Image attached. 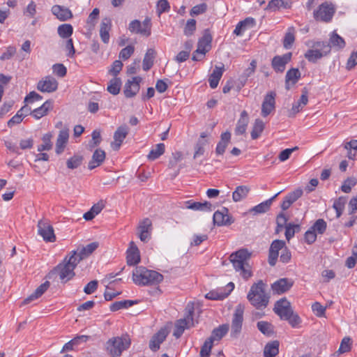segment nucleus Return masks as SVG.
<instances>
[{"mask_svg": "<svg viewBox=\"0 0 357 357\" xmlns=\"http://www.w3.org/2000/svg\"><path fill=\"white\" fill-rule=\"evenodd\" d=\"M228 331L229 325L222 324L219 327L214 328L212 331L211 335L208 339H211L213 342L214 340H220L227 333Z\"/></svg>", "mask_w": 357, "mask_h": 357, "instance_id": "58836bf2", "label": "nucleus"}, {"mask_svg": "<svg viewBox=\"0 0 357 357\" xmlns=\"http://www.w3.org/2000/svg\"><path fill=\"white\" fill-rule=\"evenodd\" d=\"M187 314L184 319L178 320L175 324V328L173 335L176 338H179L183 333L185 328H189L194 326L193 323V312L194 308L192 306H187Z\"/></svg>", "mask_w": 357, "mask_h": 357, "instance_id": "423d86ee", "label": "nucleus"}, {"mask_svg": "<svg viewBox=\"0 0 357 357\" xmlns=\"http://www.w3.org/2000/svg\"><path fill=\"white\" fill-rule=\"evenodd\" d=\"M273 311L282 320L288 319V317L291 315L294 312L290 303L286 298L278 301L275 304Z\"/></svg>", "mask_w": 357, "mask_h": 357, "instance_id": "9b49d317", "label": "nucleus"}, {"mask_svg": "<svg viewBox=\"0 0 357 357\" xmlns=\"http://www.w3.org/2000/svg\"><path fill=\"white\" fill-rule=\"evenodd\" d=\"M82 160V156L75 155L67 160L66 165L68 169H74L81 165Z\"/></svg>", "mask_w": 357, "mask_h": 357, "instance_id": "5fc2aeb1", "label": "nucleus"}, {"mask_svg": "<svg viewBox=\"0 0 357 357\" xmlns=\"http://www.w3.org/2000/svg\"><path fill=\"white\" fill-rule=\"evenodd\" d=\"M317 48L323 49L324 52H321L320 50H309L305 54V57L310 62L315 63L318 59H321L324 55H326L331 50L328 45L324 42H317L314 45Z\"/></svg>", "mask_w": 357, "mask_h": 357, "instance_id": "6e6552de", "label": "nucleus"}, {"mask_svg": "<svg viewBox=\"0 0 357 357\" xmlns=\"http://www.w3.org/2000/svg\"><path fill=\"white\" fill-rule=\"evenodd\" d=\"M257 326L258 330L266 336H271L274 333V327L273 326L268 322L264 321H258L257 324Z\"/></svg>", "mask_w": 357, "mask_h": 357, "instance_id": "79ce46f5", "label": "nucleus"}, {"mask_svg": "<svg viewBox=\"0 0 357 357\" xmlns=\"http://www.w3.org/2000/svg\"><path fill=\"white\" fill-rule=\"evenodd\" d=\"M294 284V281L289 278H281L271 285L274 293L281 294L289 291Z\"/></svg>", "mask_w": 357, "mask_h": 357, "instance_id": "f3484780", "label": "nucleus"}, {"mask_svg": "<svg viewBox=\"0 0 357 357\" xmlns=\"http://www.w3.org/2000/svg\"><path fill=\"white\" fill-rule=\"evenodd\" d=\"M111 20L104 18L100 23V36L103 43H107L109 40V30L111 29Z\"/></svg>", "mask_w": 357, "mask_h": 357, "instance_id": "72a5a7b5", "label": "nucleus"}, {"mask_svg": "<svg viewBox=\"0 0 357 357\" xmlns=\"http://www.w3.org/2000/svg\"><path fill=\"white\" fill-rule=\"evenodd\" d=\"M165 146L163 143L156 144L155 147L152 149L147 158L149 160H155L165 153Z\"/></svg>", "mask_w": 357, "mask_h": 357, "instance_id": "de8ad7c7", "label": "nucleus"}, {"mask_svg": "<svg viewBox=\"0 0 357 357\" xmlns=\"http://www.w3.org/2000/svg\"><path fill=\"white\" fill-rule=\"evenodd\" d=\"M255 24V22L252 17H247L237 24L235 29L234 30V34L236 36H242L247 29L253 27Z\"/></svg>", "mask_w": 357, "mask_h": 357, "instance_id": "bb28decb", "label": "nucleus"}, {"mask_svg": "<svg viewBox=\"0 0 357 357\" xmlns=\"http://www.w3.org/2000/svg\"><path fill=\"white\" fill-rule=\"evenodd\" d=\"M285 237L287 241H289L294 237L296 233H298L301 230V226L298 224L288 223L286 225Z\"/></svg>", "mask_w": 357, "mask_h": 357, "instance_id": "864d4df0", "label": "nucleus"}, {"mask_svg": "<svg viewBox=\"0 0 357 357\" xmlns=\"http://www.w3.org/2000/svg\"><path fill=\"white\" fill-rule=\"evenodd\" d=\"M330 43L334 46L340 48L344 47L345 43L344 39L338 34L333 33L330 38Z\"/></svg>", "mask_w": 357, "mask_h": 357, "instance_id": "e2e57ef3", "label": "nucleus"}, {"mask_svg": "<svg viewBox=\"0 0 357 357\" xmlns=\"http://www.w3.org/2000/svg\"><path fill=\"white\" fill-rule=\"evenodd\" d=\"M121 86V80L119 77L112 79L107 86V91L112 95L119 94Z\"/></svg>", "mask_w": 357, "mask_h": 357, "instance_id": "3c124183", "label": "nucleus"}, {"mask_svg": "<svg viewBox=\"0 0 357 357\" xmlns=\"http://www.w3.org/2000/svg\"><path fill=\"white\" fill-rule=\"evenodd\" d=\"M79 262V259H76V252L73 251L71 255L66 256L63 262L59 264L51 273L58 274L60 280L66 282L75 276L74 270Z\"/></svg>", "mask_w": 357, "mask_h": 357, "instance_id": "f03ea898", "label": "nucleus"}, {"mask_svg": "<svg viewBox=\"0 0 357 357\" xmlns=\"http://www.w3.org/2000/svg\"><path fill=\"white\" fill-rule=\"evenodd\" d=\"M224 72V66H215L208 78L209 86L211 89H215L221 79Z\"/></svg>", "mask_w": 357, "mask_h": 357, "instance_id": "473e14b6", "label": "nucleus"}, {"mask_svg": "<svg viewBox=\"0 0 357 357\" xmlns=\"http://www.w3.org/2000/svg\"><path fill=\"white\" fill-rule=\"evenodd\" d=\"M265 284L262 280L254 283L247 295V298L252 305L257 309H263L267 307L269 296L264 289Z\"/></svg>", "mask_w": 357, "mask_h": 357, "instance_id": "7ed1b4c3", "label": "nucleus"}, {"mask_svg": "<svg viewBox=\"0 0 357 357\" xmlns=\"http://www.w3.org/2000/svg\"><path fill=\"white\" fill-rule=\"evenodd\" d=\"M292 54L286 53L282 56H275L273 58L271 66L276 73H283L286 65L291 61Z\"/></svg>", "mask_w": 357, "mask_h": 357, "instance_id": "4468645a", "label": "nucleus"}, {"mask_svg": "<svg viewBox=\"0 0 357 357\" xmlns=\"http://www.w3.org/2000/svg\"><path fill=\"white\" fill-rule=\"evenodd\" d=\"M213 222L218 226L225 225L229 224V218L227 213L222 211H215L213 214Z\"/></svg>", "mask_w": 357, "mask_h": 357, "instance_id": "a18cd8bd", "label": "nucleus"}, {"mask_svg": "<svg viewBox=\"0 0 357 357\" xmlns=\"http://www.w3.org/2000/svg\"><path fill=\"white\" fill-rule=\"evenodd\" d=\"M335 13L332 5L325 2L321 3L317 10L314 11V17L317 20L328 22L331 20Z\"/></svg>", "mask_w": 357, "mask_h": 357, "instance_id": "1a4fd4ad", "label": "nucleus"}, {"mask_svg": "<svg viewBox=\"0 0 357 357\" xmlns=\"http://www.w3.org/2000/svg\"><path fill=\"white\" fill-rule=\"evenodd\" d=\"M295 40V29L293 26L288 29L286 33L284 40L283 45L286 49H290Z\"/></svg>", "mask_w": 357, "mask_h": 357, "instance_id": "09e8293b", "label": "nucleus"}, {"mask_svg": "<svg viewBox=\"0 0 357 357\" xmlns=\"http://www.w3.org/2000/svg\"><path fill=\"white\" fill-rule=\"evenodd\" d=\"M51 11L61 22L67 21L73 17L71 10L63 6L54 5L52 7Z\"/></svg>", "mask_w": 357, "mask_h": 357, "instance_id": "aec40b11", "label": "nucleus"}, {"mask_svg": "<svg viewBox=\"0 0 357 357\" xmlns=\"http://www.w3.org/2000/svg\"><path fill=\"white\" fill-rule=\"evenodd\" d=\"M167 337V333L164 330L159 331L155 334L149 342V348L155 351L159 349L160 345L162 343Z\"/></svg>", "mask_w": 357, "mask_h": 357, "instance_id": "c756f323", "label": "nucleus"}, {"mask_svg": "<svg viewBox=\"0 0 357 357\" xmlns=\"http://www.w3.org/2000/svg\"><path fill=\"white\" fill-rule=\"evenodd\" d=\"M281 7L286 8V5L283 0H271L268 2L266 10L269 11H275Z\"/></svg>", "mask_w": 357, "mask_h": 357, "instance_id": "680f3d73", "label": "nucleus"}, {"mask_svg": "<svg viewBox=\"0 0 357 357\" xmlns=\"http://www.w3.org/2000/svg\"><path fill=\"white\" fill-rule=\"evenodd\" d=\"M326 227L327 224L326 221L323 219H318L312 226L311 229L316 233L323 234L325 232Z\"/></svg>", "mask_w": 357, "mask_h": 357, "instance_id": "4d7b16f0", "label": "nucleus"}, {"mask_svg": "<svg viewBox=\"0 0 357 357\" xmlns=\"http://www.w3.org/2000/svg\"><path fill=\"white\" fill-rule=\"evenodd\" d=\"M155 52L153 49H149L144 55L143 59V69L148 71L153 65V60L155 58Z\"/></svg>", "mask_w": 357, "mask_h": 357, "instance_id": "37998d69", "label": "nucleus"}, {"mask_svg": "<svg viewBox=\"0 0 357 357\" xmlns=\"http://www.w3.org/2000/svg\"><path fill=\"white\" fill-rule=\"evenodd\" d=\"M50 287V282H45L43 284H41L36 290L35 291L31 294L29 296H28L26 298H25L22 303L23 305H26L31 303V301L38 298L40 296H41Z\"/></svg>", "mask_w": 357, "mask_h": 357, "instance_id": "7c9ffc66", "label": "nucleus"}, {"mask_svg": "<svg viewBox=\"0 0 357 357\" xmlns=\"http://www.w3.org/2000/svg\"><path fill=\"white\" fill-rule=\"evenodd\" d=\"M285 247V242L282 240H275L272 242L268 253V264L274 266L277 262L279 251Z\"/></svg>", "mask_w": 357, "mask_h": 357, "instance_id": "ddd939ff", "label": "nucleus"}, {"mask_svg": "<svg viewBox=\"0 0 357 357\" xmlns=\"http://www.w3.org/2000/svg\"><path fill=\"white\" fill-rule=\"evenodd\" d=\"M129 128L127 126L123 125L119 126L114 134V141L112 142L111 146L114 151H118L123 140L126 137L128 133Z\"/></svg>", "mask_w": 357, "mask_h": 357, "instance_id": "dca6fc26", "label": "nucleus"}, {"mask_svg": "<svg viewBox=\"0 0 357 357\" xmlns=\"http://www.w3.org/2000/svg\"><path fill=\"white\" fill-rule=\"evenodd\" d=\"M287 218L283 213H280L276 218L277 228L276 232L278 233L287 225Z\"/></svg>", "mask_w": 357, "mask_h": 357, "instance_id": "0e129e2a", "label": "nucleus"}, {"mask_svg": "<svg viewBox=\"0 0 357 357\" xmlns=\"http://www.w3.org/2000/svg\"><path fill=\"white\" fill-rule=\"evenodd\" d=\"M170 6L167 0H159L157 3V13L160 15L162 13L169 12Z\"/></svg>", "mask_w": 357, "mask_h": 357, "instance_id": "69168bd1", "label": "nucleus"}, {"mask_svg": "<svg viewBox=\"0 0 357 357\" xmlns=\"http://www.w3.org/2000/svg\"><path fill=\"white\" fill-rule=\"evenodd\" d=\"M275 93L274 92H270L264 97L261 105V115L264 117L267 116L274 110L275 103Z\"/></svg>", "mask_w": 357, "mask_h": 357, "instance_id": "6ab92c4d", "label": "nucleus"}, {"mask_svg": "<svg viewBox=\"0 0 357 357\" xmlns=\"http://www.w3.org/2000/svg\"><path fill=\"white\" fill-rule=\"evenodd\" d=\"M132 280L139 286L156 285L163 280V275L155 271L141 266L134 269Z\"/></svg>", "mask_w": 357, "mask_h": 357, "instance_id": "f257e3e1", "label": "nucleus"}, {"mask_svg": "<svg viewBox=\"0 0 357 357\" xmlns=\"http://www.w3.org/2000/svg\"><path fill=\"white\" fill-rule=\"evenodd\" d=\"M53 108L52 101L46 100L40 107L32 110L31 115L36 119H40L46 116L49 111Z\"/></svg>", "mask_w": 357, "mask_h": 357, "instance_id": "5701e85b", "label": "nucleus"}, {"mask_svg": "<svg viewBox=\"0 0 357 357\" xmlns=\"http://www.w3.org/2000/svg\"><path fill=\"white\" fill-rule=\"evenodd\" d=\"M57 32L61 38H68L73 33V28L70 24H63L58 26Z\"/></svg>", "mask_w": 357, "mask_h": 357, "instance_id": "8fccbe9b", "label": "nucleus"}, {"mask_svg": "<svg viewBox=\"0 0 357 357\" xmlns=\"http://www.w3.org/2000/svg\"><path fill=\"white\" fill-rule=\"evenodd\" d=\"M303 195V190L301 189H296V190L289 193L286 197V199L289 201L291 205L294 203L299 197Z\"/></svg>", "mask_w": 357, "mask_h": 357, "instance_id": "774afa93", "label": "nucleus"}, {"mask_svg": "<svg viewBox=\"0 0 357 357\" xmlns=\"http://www.w3.org/2000/svg\"><path fill=\"white\" fill-rule=\"evenodd\" d=\"M98 242H93L82 248L80 250L78 249L77 251H75L76 259H79V261H80L83 259L89 257L98 248Z\"/></svg>", "mask_w": 357, "mask_h": 357, "instance_id": "a878e982", "label": "nucleus"}, {"mask_svg": "<svg viewBox=\"0 0 357 357\" xmlns=\"http://www.w3.org/2000/svg\"><path fill=\"white\" fill-rule=\"evenodd\" d=\"M229 293H227L225 289L221 288L210 291L206 294L205 297L209 300H222L227 297Z\"/></svg>", "mask_w": 357, "mask_h": 357, "instance_id": "a19ab883", "label": "nucleus"}, {"mask_svg": "<svg viewBox=\"0 0 357 357\" xmlns=\"http://www.w3.org/2000/svg\"><path fill=\"white\" fill-rule=\"evenodd\" d=\"M134 51L135 48L132 45H128L121 50L119 53V58L123 60H126L131 56Z\"/></svg>", "mask_w": 357, "mask_h": 357, "instance_id": "338daca9", "label": "nucleus"}, {"mask_svg": "<svg viewBox=\"0 0 357 357\" xmlns=\"http://www.w3.org/2000/svg\"><path fill=\"white\" fill-rule=\"evenodd\" d=\"M136 302L131 300H124L113 303L110 305V310L115 312L123 308H128L132 306Z\"/></svg>", "mask_w": 357, "mask_h": 357, "instance_id": "603ef678", "label": "nucleus"}, {"mask_svg": "<svg viewBox=\"0 0 357 357\" xmlns=\"http://www.w3.org/2000/svg\"><path fill=\"white\" fill-rule=\"evenodd\" d=\"M280 343L277 340L268 342L264 349V357H275L279 353Z\"/></svg>", "mask_w": 357, "mask_h": 357, "instance_id": "e433bc0d", "label": "nucleus"}, {"mask_svg": "<svg viewBox=\"0 0 357 357\" xmlns=\"http://www.w3.org/2000/svg\"><path fill=\"white\" fill-rule=\"evenodd\" d=\"M281 192H279L278 193H276L274 196H273L271 198L257 204V206L252 207L250 210V213H252L254 215H257V214H261V213H264L266 212H267L270 208H271V206L273 202V200L278 197V195Z\"/></svg>", "mask_w": 357, "mask_h": 357, "instance_id": "b1692460", "label": "nucleus"}, {"mask_svg": "<svg viewBox=\"0 0 357 357\" xmlns=\"http://www.w3.org/2000/svg\"><path fill=\"white\" fill-rule=\"evenodd\" d=\"M142 81L140 77H134L131 80H128L125 84L123 93L126 98L134 97L139 91V83Z\"/></svg>", "mask_w": 357, "mask_h": 357, "instance_id": "2eb2a0df", "label": "nucleus"}, {"mask_svg": "<svg viewBox=\"0 0 357 357\" xmlns=\"http://www.w3.org/2000/svg\"><path fill=\"white\" fill-rule=\"evenodd\" d=\"M265 128L264 123L259 119L255 120L251 132L252 139H257L259 137Z\"/></svg>", "mask_w": 357, "mask_h": 357, "instance_id": "49530a36", "label": "nucleus"}, {"mask_svg": "<svg viewBox=\"0 0 357 357\" xmlns=\"http://www.w3.org/2000/svg\"><path fill=\"white\" fill-rule=\"evenodd\" d=\"M38 232L43 240L46 242H54L56 236L54 235V229L49 222L46 220H40L38 223Z\"/></svg>", "mask_w": 357, "mask_h": 357, "instance_id": "9d476101", "label": "nucleus"}, {"mask_svg": "<svg viewBox=\"0 0 357 357\" xmlns=\"http://www.w3.org/2000/svg\"><path fill=\"white\" fill-rule=\"evenodd\" d=\"M213 342L211 339H207L202 345L200 351L201 357H209L211 349L213 347Z\"/></svg>", "mask_w": 357, "mask_h": 357, "instance_id": "13d9d810", "label": "nucleus"}, {"mask_svg": "<svg viewBox=\"0 0 357 357\" xmlns=\"http://www.w3.org/2000/svg\"><path fill=\"white\" fill-rule=\"evenodd\" d=\"M186 207L193 211H200L204 212L212 211V204L206 201L202 203L190 200L186 202Z\"/></svg>", "mask_w": 357, "mask_h": 357, "instance_id": "2f4dec72", "label": "nucleus"}, {"mask_svg": "<svg viewBox=\"0 0 357 357\" xmlns=\"http://www.w3.org/2000/svg\"><path fill=\"white\" fill-rule=\"evenodd\" d=\"M196 30V21L194 19H190L187 21L185 26L183 33L185 36H189L193 34Z\"/></svg>", "mask_w": 357, "mask_h": 357, "instance_id": "052dcab7", "label": "nucleus"}, {"mask_svg": "<svg viewBox=\"0 0 357 357\" xmlns=\"http://www.w3.org/2000/svg\"><path fill=\"white\" fill-rule=\"evenodd\" d=\"M356 184V181L353 178L346 179L341 186V190L345 193H349L353 187Z\"/></svg>", "mask_w": 357, "mask_h": 357, "instance_id": "bf43d9fd", "label": "nucleus"}, {"mask_svg": "<svg viewBox=\"0 0 357 357\" xmlns=\"http://www.w3.org/2000/svg\"><path fill=\"white\" fill-rule=\"evenodd\" d=\"M249 122L248 114L246 111H243L235 128L236 135H243L245 132Z\"/></svg>", "mask_w": 357, "mask_h": 357, "instance_id": "f704fd0d", "label": "nucleus"}, {"mask_svg": "<svg viewBox=\"0 0 357 357\" xmlns=\"http://www.w3.org/2000/svg\"><path fill=\"white\" fill-rule=\"evenodd\" d=\"M250 188L247 185H239L236 188L232 194V199L238 202L245 199L250 192Z\"/></svg>", "mask_w": 357, "mask_h": 357, "instance_id": "c9c22d12", "label": "nucleus"}, {"mask_svg": "<svg viewBox=\"0 0 357 357\" xmlns=\"http://www.w3.org/2000/svg\"><path fill=\"white\" fill-rule=\"evenodd\" d=\"M128 30L132 33H139L143 36L142 22L138 20H134L130 22Z\"/></svg>", "mask_w": 357, "mask_h": 357, "instance_id": "6e6d98bb", "label": "nucleus"}, {"mask_svg": "<svg viewBox=\"0 0 357 357\" xmlns=\"http://www.w3.org/2000/svg\"><path fill=\"white\" fill-rule=\"evenodd\" d=\"M244 306L238 304L235 309L231 326V336H237L241 331L243 321Z\"/></svg>", "mask_w": 357, "mask_h": 357, "instance_id": "0eeeda50", "label": "nucleus"}, {"mask_svg": "<svg viewBox=\"0 0 357 357\" xmlns=\"http://www.w3.org/2000/svg\"><path fill=\"white\" fill-rule=\"evenodd\" d=\"M139 238L143 242H147L151 238L152 230V222L149 218H145L139 222Z\"/></svg>", "mask_w": 357, "mask_h": 357, "instance_id": "a211bd4d", "label": "nucleus"}, {"mask_svg": "<svg viewBox=\"0 0 357 357\" xmlns=\"http://www.w3.org/2000/svg\"><path fill=\"white\" fill-rule=\"evenodd\" d=\"M130 340L128 335L109 339L106 344L107 351L112 357H120L122 352L129 348Z\"/></svg>", "mask_w": 357, "mask_h": 357, "instance_id": "39448f33", "label": "nucleus"}, {"mask_svg": "<svg viewBox=\"0 0 357 357\" xmlns=\"http://www.w3.org/2000/svg\"><path fill=\"white\" fill-rule=\"evenodd\" d=\"M301 78V73L298 68H291L285 76V89L289 90L290 84L294 85Z\"/></svg>", "mask_w": 357, "mask_h": 357, "instance_id": "c85d7f7f", "label": "nucleus"}, {"mask_svg": "<svg viewBox=\"0 0 357 357\" xmlns=\"http://www.w3.org/2000/svg\"><path fill=\"white\" fill-rule=\"evenodd\" d=\"M53 135L51 132L45 134L42 137L43 143L38 146V151L42 152L44 151H50L52 149V139Z\"/></svg>", "mask_w": 357, "mask_h": 357, "instance_id": "ea45409f", "label": "nucleus"}, {"mask_svg": "<svg viewBox=\"0 0 357 357\" xmlns=\"http://www.w3.org/2000/svg\"><path fill=\"white\" fill-rule=\"evenodd\" d=\"M250 257V254L246 249H241L229 256V260L234 269L239 272L245 280H248L252 276V271L248 264Z\"/></svg>", "mask_w": 357, "mask_h": 357, "instance_id": "20e7f679", "label": "nucleus"}, {"mask_svg": "<svg viewBox=\"0 0 357 357\" xmlns=\"http://www.w3.org/2000/svg\"><path fill=\"white\" fill-rule=\"evenodd\" d=\"M105 155V152L103 150L100 149H96L92 155L91 161L89 162V169H93L100 166L104 162Z\"/></svg>", "mask_w": 357, "mask_h": 357, "instance_id": "cd10ccee", "label": "nucleus"}, {"mask_svg": "<svg viewBox=\"0 0 357 357\" xmlns=\"http://www.w3.org/2000/svg\"><path fill=\"white\" fill-rule=\"evenodd\" d=\"M212 37L209 33L206 31L202 38L199 39L195 53H199L203 56L211 47Z\"/></svg>", "mask_w": 357, "mask_h": 357, "instance_id": "4be33fe9", "label": "nucleus"}, {"mask_svg": "<svg viewBox=\"0 0 357 357\" xmlns=\"http://www.w3.org/2000/svg\"><path fill=\"white\" fill-rule=\"evenodd\" d=\"M58 88V82L51 76H46L40 80L37 84V89L43 93H52Z\"/></svg>", "mask_w": 357, "mask_h": 357, "instance_id": "f8f14e48", "label": "nucleus"}, {"mask_svg": "<svg viewBox=\"0 0 357 357\" xmlns=\"http://www.w3.org/2000/svg\"><path fill=\"white\" fill-rule=\"evenodd\" d=\"M69 138V130L68 128H63L59 131L56 142L55 151L57 155L61 154L68 143Z\"/></svg>", "mask_w": 357, "mask_h": 357, "instance_id": "412c9836", "label": "nucleus"}, {"mask_svg": "<svg viewBox=\"0 0 357 357\" xmlns=\"http://www.w3.org/2000/svg\"><path fill=\"white\" fill-rule=\"evenodd\" d=\"M230 139H231V134L229 132H225L222 133L221 139L218 142V144L216 146V149H215L216 154L222 155L225 153V149H226L228 144L230 142Z\"/></svg>", "mask_w": 357, "mask_h": 357, "instance_id": "4c0bfd02", "label": "nucleus"}, {"mask_svg": "<svg viewBox=\"0 0 357 357\" xmlns=\"http://www.w3.org/2000/svg\"><path fill=\"white\" fill-rule=\"evenodd\" d=\"M347 202V197L344 196H341L334 201L333 208L335 210L337 218L342 215Z\"/></svg>", "mask_w": 357, "mask_h": 357, "instance_id": "c03bdc74", "label": "nucleus"}, {"mask_svg": "<svg viewBox=\"0 0 357 357\" xmlns=\"http://www.w3.org/2000/svg\"><path fill=\"white\" fill-rule=\"evenodd\" d=\"M127 264L130 266H134L140 261L139 252L137 247L133 242H130V248L127 251Z\"/></svg>", "mask_w": 357, "mask_h": 357, "instance_id": "393cba45", "label": "nucleus"}]
</instances>
